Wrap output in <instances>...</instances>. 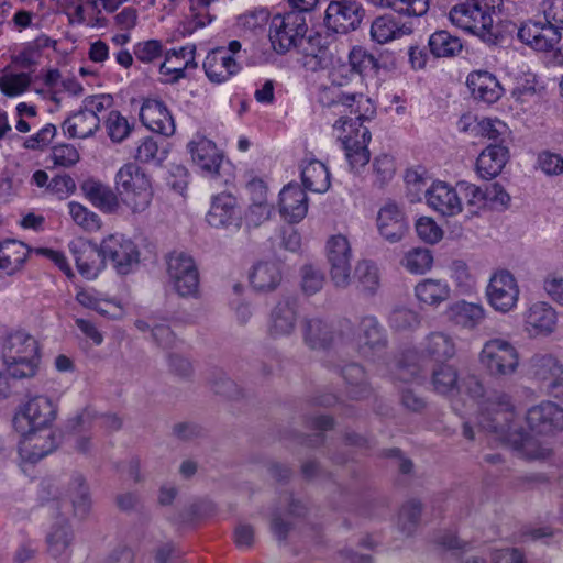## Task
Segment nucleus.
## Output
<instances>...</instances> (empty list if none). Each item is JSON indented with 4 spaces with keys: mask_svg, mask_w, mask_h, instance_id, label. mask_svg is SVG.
Returning a JSON list of instances; mask_svg holds the SVG:
<instances>
[{
    "mask_svg": "<svg viewBox=\"0 0 563 563\" xmlns=\"http://www.w3.org/2000/svg\"><path fill=\"white\" fill-rule=\"evenodd\" d=\"M445 314L455 325L472 330L484 320L485 310L481 305L460 300L450 305Z\"/></svg>",
    "mask_w": 563,
    "mask_h": 563,
    "instance_id": "nucleus-33",
    "label": "nucleus"
},
{
    "mask_svg": "<svg viewBox=\"0 0 563 563\" xmlns=\"http://www.w3.org/2000/svg\"><path fill=\"white\" fill-rule=\"evenodd\" d=\"M167 273L179 296H195L198 292L199 273L191 256L185 253L170 254Z\"/></svg>",
    "mask_w": 563,
    "mask_h": 563,
    "instance_id": "nucleus-9",
    "label": "nucleus"
},
{
    "mask_svg": "<svg viewBox=\"0 0 563 563\" xmlns=\"http://www.w3.org/2000/svg\"><path fill=\"white\" fill-rule=\"evenodd\" d=\"M67 495L71 504L73 516L85 520L90 515L92 500L89 486L82 475L76 474L71 477Z\"/></svg>",
    "mask_w": 563,
    "mask_h": 563,
    "instance_id": "nucleus-34",
    "label": "nucleus"
},
{
    "mask_svg": "<svg viewBox=\"0 0 563 563\" xmlns=\"http://www.w3.org/2000/svg\"><path fill=\"white\" fill-rule=\"evenodd\" d=\"M358 351L368 357L383 352L387 347V333L374 316L363 317L358 324Z\"/></svg>",
    "mask_w": 563,
    "mask_h": 563,
    "instance_id": "nucleus-18",
    "label": "nucleus"
},
{
    "mask_svg": "<svg viewBox=\"0 0 563 563\" xmlns=\"http://www.w3.org/2000/svg\"><path fill=\"white\" fill-rule=\"evenodd\" d=\"M81 189L90 202L103 212L112 213L119 209V195L111 187L88 179L81 185Z\"/></svg>",
    "mask_w": 563,
    "mask_h": 563,
    "instance_id": "nucleus-35",
    "label": "nucleus"
},
{
    "mask_svg": "<svg viewBox=\"0 0 563 563\" xmlns=\"http://www.w3.org/2000/svg\"><path fill=\"white\" fill-rule=\"evenodd\" d=\"M514 420L515 411L510 397L500 394L487 400L479 413L478 424L495 434L503 444L527 457H549L553 454L552 449L530 432L522 428H512Z\"/></svg>",
    "mask_w": 563,
    "mask_h": 563,
    "instance_id": "nucleus-2",
    "label": "nucleus"
},
{
    "mask_svg": "<svg viewBox=\"0 0 563 563\" xmlns=\"http://www.w3.org/2000/svg\"><path fill=\"white\" fill-rule=\"evenodd\" d=\"M63 505L59 500L53 499L51 509L55 514V519L48 528L45 537L46 551L54 560L68 562L73 554L75 543V531L69 520L64 516Z\"/></svg>",
    "mask_w": 563,
    "mask_h": 563,
    "instance_id": "nucleus-6",
    "label": "nucleus"
},
{
    "mask_svg": "<svg viewBox=\"0 0 563 563\" xmlns=\"http://www.w3.org/2000/svg\"><path fill=\"white\" fill-rule=\"evenodd\" d=\"M518 37L537 51H551L560 41V29L549 23H529L518 31Z\"/></svg>",
    "mask_w": 563,
    "mask_h": 563,
    "instance_id": "nucleus-22",
    "label": "nucleus"
},
{
    "mask_svg": "<svg viewBox=\"0 0 563 563\" xmlns=\"http://www.w3.org/2000/svg\"><path fill=\"white\" fill-rule=\"evenodd\" d=\"M342 377L349 386V394L354 399H363L371 395V388L364 368L356 363L345 365L341 369Z\"/></svg>",
    "mask_w": 563,
    "mask_h": 563,
    "instance_id": "nucleus-45",
    "label": "nucleus"
},
{
    "mask_svg": "<svg viewBox=\"0 0 563 563\" xmlns=\"http://www.w3.org/2000/svg\"><path fill=\"white\" fill-rule=\"evenodd\" d=\"M538 164L547 175L563 173V157L560 154L543 151L538 156Z\"/></svg>",
    "mask_w": 563,
    "mask_h": 563,
    "instance_id": "nucleus-64",
    "label": "nucleus"
},
{
    "mask_svg": "<svg viewBox=\"0 0 563 563\" xmlns=\"http://www.w3.org/2000/svg\"><path fill=\"white\" fill-rule=\"evenodd\" d=\"M419 323L418 313L408 308H395L389 316V324L396 330H410L418 327Z\"/></svg>",
    "mask_w": 563,
    "mask_h": 563,
    "instance_id": "nucleus-58",
    "label": "nucleus"
},
{
    "mask_svg": "<svg viewBox=\"0 0 563 563\" xmlns=\"http://www.w3.org/2000/svg\"><path fill=\"white\" fill-rule=\"evenodd\" d=\"M300 274L301 289L306 295L312 296L322 289L325 277L320 268L307 264L301 267Z\"/></svg>",
    "mask_w": 563,
    "mask_h": 563,
    "instance_id": "nucleus-52",
    "label": "nucleus"
},
{
    "mask_svg": "<svg viewBox=\"0 0 563 563\" xmlns=\"http://www.w3.org/2000/svg\"><path fill=\"white\" fill-rule=\"evenodd\" d=\"M486 295L495 310L508 312L517 305L519 287L510 272L499 271L492 276Z\"/></svg>",
    "mask_w": 563,
    "mask_h": 563,
    "instance_id": "nucleus-14",
    "label": "nucleus"
},
{
    "mask_svg": "<svg viewBox=\"0 0 563 563\" xmlns=\"http://www.w3.org/2000/svg\"><path fill=\"white\" fill-rule=\"evenodd\" d=\"M509 159V150L505 144L488 145L479 154L476 168L482 178L492 179L498 176Z\"/></svg>",
    "mask_w": 563,
    "mask_h": 563,
    "instance_id": "nucleus-30",
    "label": "nucleus"
},
{
    "mask_svg": "<svg viewBox=\"0 0 563 563\" xmlns=\"http://www.w3.org/2000/svg\"><path fill=\"white\" fill-rule=\"evenodd\" d=\"M115 189L133 213L145 211L153 199L150 176L135 163L124 164L115 174Z\"/></svg>",
    "mask_w": 563,
    "mask_h": 563,
    "instance_id": "nucleus-3",
    "label": "nucleus"
},
{
    "mask_svg": "<svg viewBox=\"0 0 563 563\" xmlns=\"http://www.w3.org/2000/svg\"><path fill=\"white\" fill-rule=\"evenodd\" d=\"M96 418V411L86 407L67 420L66 428L74 433H81L92 427Z\"/></svg>",
    "mask_w": 563,
    "mask_h": 563,
    "instance_id": "nucleus-63",
    "label": "nucleus"
},
{
    "mask_svg": "<svg viewBox=\"0 0 563 563\" xmlns=\"http://www.w3.org/2000/svg\"><path fill=\"white\" fill-rule=\"evenodd\" d=\"M19 453L21 457H45L52 454L59 441L54 432L42 429H33L20 433Z\"/></svg>",
    "mask_w": 563,
    "mask_h": 563,
    "instance_id": "nucleus-20",
    "label": "nucleus"
},
{
    "mask_svg": "<svg viewBox=\"0 0 563 563\" xmlns=\"http://www.w3.org/2000/svg\"><path fill=\"white\" fill-rule=\"evenodd\" d=\"M462 43L459 37L446 31L434 32L429 38L430 52L435 57H451L462 51Z\"/></svg>",
    "mask_w": 563,
    "mask_h": 563,
    "instance_id": "nucleus-47",
    "label": "nucleus"
},
{
    "mask_svg": "<svg viewBox=\"0 0 563 563\" xmlns=\"http://www.w3.org/2000/svg\"><path fill=\"white\" fill-rule=\"evenodd\" d=\"M57 408L44 396H36L20 407L13 418L16 432L25 433L33 429H42L55 420Z\"/></svg>",
    "mask_w": 563,
    "mask_h": 563,
    "instance_id": "nucleus-8",
    "label": "nucleus"
},
{
    "mask_svg": "<svg viewBox=\"0 0 563 563\" xmlns=\"http://www.w3.org/2000/svg\"><path fill=\"white\" fill-rule=\"evenodd\" d=\"M103 261H110L114 269L122 275L130 273L139 264L140 253L136 245L122 235H109L101 242Z\"/></svg>",
    "mask_w": 563,
    "mask_h": 563,
    "instance_id": "nucleus-12",
    "label": "nucleus"
},
{
    "mask_svg": "<svg viewBox=\"0 0 563 563\" xmlns=\"http://www.w3.org/2000/svg\"><path fill=\"white\" fill-rule=\"evenodd\" d=\"M433 257L427 249H413L402 258V265L411 273L423 274L432 266Z\"/></svg>",
    "mask_w": 563,
    "mask_h": 563,
    "instance_id": "nucleus-51",
    "label": "nucleus"
},
{
    "mask_svg": "<svg viewBox=\"0 0 563 563\" xmlns=\"http://www.w3.org/2000/svg\"><path fill=\"white\" fill-rule=\"evenodd\" d=\"M250 282L257 291L267 292L276 289L282 282V269L276 261H261L253 266Z\"/></svg>",
    "mask_w": 563,
    "mask_h": 563,
    "instance_id": "nucleus-37",
    "label": "nucleus"
},
{
    "mask_svg": "<svg viewBox=\"0 0 563 563\" xmlns=\"http://www.w3.org/2000/svg\"><path fill=\"white\" fill-rule=\"evenodd\" d=\"M68 208L73 220L85 230L95 231L100 228L99 217L82 205L73 201Z\"/></svg>",
    "mask_w": 563,
    "mask_h": 563,
    "instance_id": "nucleus-55",
    "label": "nucleus"
},
{
    "mask_svg": "<svg viewBox=\"0 0 563 563\" xmlns=\"http://www.w3.org/2000/svg\"><path fill=\"white\" fill-rule=\"evenodd\" d=\"M449 15L451 22L462 30L479 36L488 44H497L499 32L493 25L490 12L471 8L468 4H456Z\"/></svg>",
    "mask_w": 563,
    "mask_h": 563,
    "instance_id": "nucleus-7",
    "label": "nucleus"
},
{
    "mask_svg": "<svg viewBox=\"0 0 563 563\" xmlns=\"http://www.w3.org/2000/svg\"><path fill=\"white\" fill-rule=\"evenodd\" d=\"M349 63L352 73L363 75L367 71L378 73L380 69L379 60L366 49L354 47L349 54Z\"/></svg>",
    "mask_w": 563,
    "mask_h": 563,
    "instance_id": "nucleus-50",
    "label": "nucleus"
},
{
    "mask_svg": "<svg viewBox=\"0 0 563 563\" xmlns=\"http://www.w3.org/2000/svg\"><path fill=\"white\" fill-rule=\"evenodd\" d=\"M298 316V299L294 296L282 298L271 312L269 334L274 338L290 335L296 329Z\"/></svg>",
    "mask_w": 563,
    "mask_h": 563,
    "instance_id": "nucleus-16",
    "label": "nucleus"
},
{
    "mask_svg": "<svg viewBox=\"0 0 563 563\" xmlns=\"http://www.w3.org/2000/svg\"><path fill=\"white\" fill-rule=\"evenodd\" d=\"M378 8H388L400 14L421 16L429 9L428 0H368Z\"/></svg>",
    "mask_w": 563,
    "mask_h": 563,
    "instance_id": "nucleus-48",
    "label": "nucleus"
},
{
    "mask_svg": "<svg viewBox=\"0 0 563 563\" xmlns=\"http://www.w3.org/2000/svg\"><path fill=\"white\" fill-rule=\"evenodd\" d=\"M377 228L379 234L386 241L395 243L400 241L407 233L408 222L397 205L387 203L378 212Z\"/></svg>",
    "mask_w": 563,
    "mask_h": 563,
    "instance_id": "nucleus-25",
    "label": "nucleus"
},
{
    "mask_svg": "<svg viewBox=\"0 0 563 563\" xmlns=\"http://www.w3.org/2000/svg\"><path fill=\"white\" fill-rule=\"evenodd\" d=\"M31 84L29 74L20 73L15 75L3 76L0 79V90L9 96H18L24 92Z\"/></svg>",
    "mask_w": 563,
    "mask_h": 563,
    "instance_id": "nucleus-60",
    "label": "nucleus"
},
{
    "mask_svg": "<svg viewBox=\"0 0 563 563\" xmlns=\"http://www.w3.org/2000/svg\"><path fill=\"white\" fill-rule=\"evenodd\" d=\"M305 424L309 429L318 430L319 433L313 435L295 433L296 441L298 444L314 448L324 442V435L322 432L332 430L335 427V420L329 415L307 416L305 417Z\"/></svg>",
    "mask_w": 563,
    "mask_h": 563,
    "instance_id": "nucleus-42",
    "label": "nucleus"
},
{
    "mask_svg": "<svg viewBox=\"0 0 563 563\" xmlns=\"http://www.w3.org/2000/svg\"><path fill=\"white\" fill-rule=\"evenodd\" d=\"M422 505L416 499L405 503L399 511L398 525L406 533H411L419 522Z\"/></svg>",
    "mask_w": 563,
    "mask_h": 563,
    "instance_id": "nucleus-53",
    "label": "nucleus"
},
{
    "mask_svg": "<svg viewBox=\"0 0 563 563\" xmlns=\"http://www.w3.org/2000/svg\"><path fill=\"white\" fill-rule=\"evenodd\" d=\"M427 203L442 216L452 217L462 211V202L456 189L445 183L433 184L426 191Z\"/></svg>",
    "mask_w": 563,
    "mask_h": 563,
    "instance_id": "nucleus-26",
    "label": "nucleus"
},
{
    "mask_svg": "<svg viewBox=\"0 0 563 563\" xmlns=\"http://www.w3.org/2000/svg\"><path fill=\"white\" fill-rule=\"evenodd\" d=\"M4 364L10 377L15 379L30 378L36 374L38 356L25 357V360H16Z\"/></svg>",
    "mask_w": 563,
    "mask_h": 563,
    "instance_id": "nucleus-57",
    "label": "nucleus"
},
{
    "mask_svg": "<svg viewBox=\"0 0 563 563\" xmlns=\"http://www.w3.org/2000/svg\"><path fill=\"white\" fill-rule=\"evenodd\" d=\"M62 128L71 139H87L99 130L100 118L87 112L81 107L63 122Z\"/></svg>",
    "mask_w": 563,
    "mask_h": 563,
    "instance_id": "nucleus-39",
    "label": "nucleus"
},
{
    "mask_svg": "<svg viewBox=\"0 0 563 563\" xmlns=\"http://www.w3.org/2000/svg\"><path fill=\"white\" fill-rule=\"evenodd\" d=\"M27 247L15 240L0 242V271L7 275L18 272L27 257Z\"/></svg>",
    "mask_w": 563,
    "mask_h": 563,
    "instance_id": "nucleus-40",
    "label": "nucleus"
},
{
    "mask_svg": "<svg viewBox=\"0 0 563 563\" xmlns=\"http://www.w3.org/2000/svg\"><path fill=\"white\" fill-rule=\"evenodd\" d=\"M318 100L324 107L342 108L339 111L342 115L332 129L342 143L351 170L357 173L371 159L368 144L372 136L369 129L363 125L375 113L371 100L363 93L343 91L342 84L335 78L330 86L320 89Z\"/></svg>",
    "mask_w": 563,
    "mask_h": 563,
    "instance_id": "nucleus-1",
    "label": "nucleus"
},
{
    "mask_svg": "<svg viewBox=\"0 0 563 563\" xmlns=\"http://www.w3.org/2000/svg\"><path fill=\"white\" fill-rule=\"evenodd\" d=\"M177 60L166 53L165 60L159 66L161 81L163 84L173 85L186 77L185 67L178 64Z\"/></svg>",
    "mask_w": 563,
    "mask_h": 563,
    "instance_id": "nucleus-61",
    "label": "nucleus"
},
{
    "mask_svg": "<svg viewBox=\"0 0 563 563\" xmlns=\"http://www.w3.org/2000/svg\"><path fill=\"white\" fill-rule=\"evenodd\" d=\"M467 86L476 100L494 103L503 95V88L494 75L488 71H474L467 77Z\"/></svg>",
    "mask_w": 563,
    "mask_h": 563,
    "instance_id": "nucleus-31",
    "label": "nucleus"
},
{
    "mask_svg": "<svg viewBox=\"0 0 563 563\" xmlns=\"http://www.w3.org/2000/svg\"><path fill=\"white\" fill-rule=\"evenodd\" d=\"M69 251L81 276L87 279H93L98 276L104 262L101 245L98 246L87 240L78 239L69 243Z\"/></svg>",
    "mask_w": 563,
    "mask_h": 563,
    "instance_id": "nucleus-17",
    "label": "nucleus"
},
{
    "mask_svg": "<svg viewBox=\"0 0 563 563\" xmlns=\"http://www.w3.org/2000/svg\"><path fill=\"white\" fill-rule=\"evenodd\" d=\"M423 351L435 362L448 361L456 353L453 339L443 332L431 333L426 340Z\"/></svg>",
    "mask_w": 563,
    "mask_h": 563,
    "instance_id": "nucleus-43",
    "label": "nucleus"
},
{
    "mask_svg": "<svg viewBox=\"0 0 563 563\" xmlns=\"http://www.w3.org/2000/svg\"><path fill=\"white\" fill-rule=\"evenodd\" d=\"M192 162L208 176L220 174L223 155L216 144L207 139L189 143Z\"/></svg>",
    "mask_w": 563,
    "mask_h": 563,
    "instance_id": "nucleus-29",
    "label": "nucleus"
},
{
    "mask_svg": "<svg viewBox=\"0 0 563 563\" xmlns=\"http://www.w3.org/2000/svg\"><path fill=\"white\" fill-rule=\"evenodd\" d=\"M527 422L540 434H549L563 429V410L552 401H543L527 412Z\"/></svg>",
    "mask_w": 563,
    "mask_h": 563,
    "instance_id": "nucleus-19",
    "label": "nucleus"
},
{
    "mask_svg": "<svg viewBox=\"0 0 563 563\" xmlns=\"http://www.w3.org/2000/svg\"><path fill=\"white\" fill-rule=\"evenodd\" d=\"M417 299L429 306H439L450 298V287L439 279H424L415 288Z\"/></svg>",
    "mask_w": 563,
    "mask_h": 563,
    "instance_id": "nucleus-44",
    "label": "nucleus"
},
{
    "mask_svg": "<svg viewBox=\"0 0 563 563\" xmlns=\"http://www.w3.org/2000/svg\"><path fill=\"white\" fill-rule=\"evenodd\" d=\"M303 342L312 350H324L332 345L334 331L320 318H306L302 321Z\"/></svg>",
    "mask_w": 563,
    "mask_h": 563,
    "instance_id": "nucleus-32",
    "label": "nucleus"
},
{
    "mask_svg": "<svg viewBox=\"0 0 563 563\" xmlns=\"http://www.w3.org/2000/svg\"><path fill=\"white\" fill-rule=\"evenodd\" d=\"M206 220L213 228H240L242 213L236 198L228 192L214 195Z\"/></svg>",
    "mask_w": 563,
    "mask_h": 563,
    "instance_id": "nucleus-15",
    "label": "nucleus"
},
{
    "mask_svg": "<svg viewBox=\"0 0 563 563\" xmlns=\"http://www.w3.org/2000/svg\"><path fill=\"white\" fill-rule=\"evenodd\" d=\"M479 362L490 377L505 380L517 372L519 353L510 342L492 339L484 344Z\"/></svg>",
    "mask_w": 563,
    "mask_h": 563,
    "instance_id": "nucleus-4",
    "label": "nucleus"
},
{
    "mask_svg": "<svg viewBox=\"0 0 563 563\" xmlns=\"http://www.w3.org/2000/svg\"><path fill=\"white\" fill-rule=\"evenodd\" d=\"M78 150L71 144H57L52 148V159L55 165L71 167L79 162Z\"/></svg>",
    "mask_w": 563,
    "mask_h": 563,
    "instance_id": "nucleus-62",
    "label": "nucleus"
},
{
    "mask_svg": "<svg viewBox=\"0 0 563 563\" xmlns=\"http://www.w3.org/2000/svg\"><path fill=\"white\" fill-rule=\"evenodd\" d=\"M354 279L362 292L373 296L380 284L378 267L369 260L358 261L354 269Z\"/></svg>",
    "mask_w": 563,
    "mask_h": 563,
    "instance_id": "nucleus-46",
    "label": "nucleus"
},
{
    "mask_svg": "<svg viewBox=\"0 0 563 563\" xmlns=\"http://www.w3.org/2000/svg\"><path fill=\"white\" fill-rule=\"evenodd\" d=\"M210 385L216 394L229 399H238L242 396L240 387L223 372L213 373Z\"/></svg>",
    "mask_w": 563,
    "mask_h": 563,
    "instance_id": "nucleus-54",
    "label": "nucleus"
},
{
    "mask_svg": "<svg viewBox=\"0 0 563 563\" xmlns=\"http://www.w3.org/2000/svg\"><path fill=\"white\" fill-rule=\"evenodd\" d=\"M308 31L306 18L300 12L290 11L284 15H275L269 27V40L278 54L298 48Z\"/></svg>",
    "mask_w": 563,
    "mask_h": 563,
    "instance_id": "nucleus-5",
    "label": "nucleus"
},
{
    "mask_svg": "<svg viewBox=\"0 0 563 563\" xmlns=\"http://www.w3.org/2000/svg\"><path fill=\"white\" fill-rule=\"evenodd\" d=\"M558 323L556 311L547 302L538 301L525 314V328L530 336L549 335Z\"/></svg>",
    "mask_w": 563,
    "mask_h": 563,
    "instance_id": "nucleus-23",
    "label": "nucleus"
},
{
    "mask_svg": "<svg viewBox=\"0 0 563 563\" xmlns=\"http://www.w3.org/2000/svg\"><path fill=\"white\" fill-rule=\"evenodd\" d=\"M35 356H38V345L32 335L20 330L5 335L2 344V357L4 363H12V361Z\"/></svg>",
    "mask_w": 563,
    "mask_h": 563,
    "instance_id": "nucleus-27",
    "label": "nucleus"
},
{
    "mask_svg": "<svg viewBox=\"0 0 563 563\" xmlns=\"http://www.w3.org/2000/svg\"><path fill=\"white\" fill-rule=\"evenodd\" d=\"M459 379L455 367L444 364L433 371L431 382L437 393L449 395L460 389Z\"/></svg>",
    "mask_w": 563,
    "mask_h": 563,
    "instance_id": "nucleus-49",
    "label": "nucleus"
},
{
    "mask_svg": "<svg viewBox=\"0 0 563 563\" xmlns=\"http://www.w3.org/2000/svg\"><path fill=\"white\" fill-rule=\"evenodd\" d=\"M142 123L153 132L170 136L175 133V122L162 100L146 99L140 110Z\"/></svg>",
    "mask_w": 563,
    "mask_h": 563,
    "instance_id": "nucleus-21",
    "label": "nucleus"
},
{
    "mask_svg": "<svg viewBox=\"0 0 563 563\" xmlns=\"http://www.w3.org/2000/svg\"><path fill=\"white\" fill-rule=\"evenodd\" d=\"M203 69L211 82L222 84L235 75L240 66L225 47H217L206 56Z\"/></svg>",
    "mask_w": 563,
    "mask_h": 563,
    "instance_id": "nucleus-24",
    "label": "nucleus"
},
{
    "mask_svg": "<svg viewBox=\"0 0 563 563\" xmlns=\"http://www.w3.org/2000/svg\"><path fill=\"white\" fill-rule=\"evenodd\" d=\"M363 10L355 1L344 0L331 2L328 5L324 25L328 32L335 35H346L362 22Z\"/></svg>",
    "mask_w": 563,
    "mask_h": 563,
    "instance_id": "nucleus-13",
    "label": "nucleus"
},
{
    "mask_svg": "<svg viewBox=\"0 0 563 563\" xmlns=\"http://www.w3.org/2000/svg\"><path fill=\"white\" fill-rule=\"evenodd\" d=\"M528 366L530 376L543 385L563 375V364L551 353H536L529 360Z\"/></svg>",
    "mask_w": 563,
    "mask_h": 563,
    "instance_id": "nucleus-38",
    "label": "nucleus"
},
{
    "mask_svg": "<svg viewBox=\"0 0 563 563\" xmlns=\"http://www.w3.org/2000/svg\"><path fill=\"white\" fill-rule=\"evenodd\" d=\"M327 257L331 280L338 288H346L351 283L352 250L347 239L338 234L329 239Z\"/></svg>",
    "mask_w": 563,
    "mask_h": 563,
    "instance_id": "nucleus-11",
    "label": "nucleus"
},
{
    "mask_svg": "<svg viewBox=\"0 0 563 563\" xmlns=\"http://www.w3.org/2000/svg\"><path fill=\"white\" fill-rule=\"evenodd\" d=\"M109 137L113 142H122L131 132L128 120L119 111H111L106 121Z\"/></svg>",
    "mask_w": 563,
    "mask_h": 563,
    "instance_id": "nucleus-56",
    "label": "nucleus"
},
{
    "mask_svg": "<svg viewBox=\"0 0 563 563\" xmlns=\"http://www.w3.org/2000/svg\"><path fill=\"white\" fill-rule=\"evenodd\" d=\"M476 128L478 134L493 140L495 143L504 144V136L508 133V128L504 122L488 118L482 119Z\"/></svg>",
    "mask_w": 563,
    "mask_h": 563,
    "instance_id": "nucleus-59",
    "label": "nucleus"
},
{
    "mask_svg": "<svg viewBox=\"0 0 563 563\" xmlns=\"http://www.w3.org/2000/svg\"><path fill=\"white\" fill-rule=\"evenodd\" d=\"M411 32L412 29L410 25L401 23L391 14L377 16L371 25V36L379 44H385L404 35L410 34Z\"/></svg>",
    "mask_w": 563,
    "mask_h": 563,
    "instance_id": "nucleus-36",
    "label": "nucleus"
},
{
    "mask_svg": "<svg viewBox=\"0 0 563 563\" xmlns=\"http://www.w3.org/2000/svg\"><path fill=\"white\" fill-rule=\"evenodd\" d=\"M301 180L306 189L325 192L330 187V173L323 163L311 159L302 167Z\"/></svg>",
    "mask_w": 563,
    "mask_h": 563,
    "instance_id": "nucleus-41",
    "label": "nucleus"
},
{
    "mask_svg": "<svg viewBox=\"0 0 563 563\" xmlns=\"http://www.w3.org/2000/svg\"><path fill=\"white\" fill-rule=\"evenodd\" d=\"M334 40L335 36L328 32V30L324 34L317 32L308 37L305 35L298 46L302 53L303 67L310 71L328 68L333 60L334 53L331 49V45Z\"/></svg>",
    "mask_w": 563,
    "mask_h": 563,
    "instance_id": "nucleus-10",
    "label": "nucleus"
},
{
    "mask_svg": "<svg viewBox=\"0 0 563 563\" xmlns=\"http://www.w3.org/2000/svg\"><path fill=\"white\" fill-rule=\"evenodd\" d=\"M279 211L285 220L297 223L308 212V197L298 185H288L279 194Z\"/></svg>",
    "mask_w": 563,
    "mask_h": 563,
    "instance_id": "nucleus-28",
    "label": "nucleus"
}]
</instances>
